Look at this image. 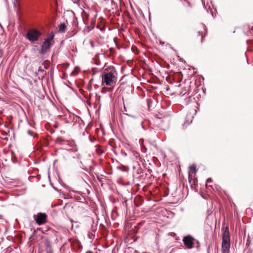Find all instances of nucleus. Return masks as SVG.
<instances>
[{
  "mask_svg": "<svg viewBox=\"0 0 253 253\" xmlns=\"http://www.w3.org/2000/svg\"><path fill=\"white\" fill-rule=\"evenodd\" d=\"M54 38V34L53 33H50L44 40V41L48 42V43H52V42L53 41V39Z\"/></svg>",
  "mask_w": 253,
  "mask_h": 253,
  "instance_id": "12",
  "label": "nucleus"
},
{
  "mask_svg": "<svg viewBox=\"0 0 253 253\" xmlns=\"http://www.w3.org/2000/svg\"><path fill=\"white\" fill-rule=\"evenodd\" d=\"M64 141L65 140H64L61 137H58L56 140V142L59 144H62Z\"/></svg>",
  "mask_w": 253,
  "mask_h": 253,
  "instance_id": "14",
  "label": "nucleus"
},
{
  "mask_svg": "<svg viewBox=\"0 0 253 253\" xmlns=\"http://www.w3.org/2000/svg\"><path fill=\"white\" fill-rule=\"evenodd\" d=\"M35 220L38 225H42L46 222L47 215L44 213H38L34 216Z\"/></svg>",
  "mask_w": 253,
  "mask_h": 253,
  "instance_id": "4",
  "label": "nucleus"
},
{
  "mask_svg": "<svg viewBox=\"0 0 253 253\" xmlns=\"http://www.w3.org/2000/svg\"><path fill=\"white\" fill-rule=\"evenodd\" d=\"M81 69L79 66H76L71 73V75H77L80 72Z\"/></svg>",
  "mask_w": 253,
  "mask_h": 253,
  "instance_id": "13",
  "label": "nucleus"
},
{
  "mask_svg": "<svg viewBox=\"0 0 253 253\" xmlns=\"http://www.w3.org/2000/svg\"><path fill=\"white\" fill-rule=\"evenodd\" d=\"M188 69L189 70L188 72H187V73L190 76H194L197 73V71L196 70V69L190 65L189 64H187L186 67L185 68V70Z\"/></svg>",
  "mask_w": 253,
  "mask_h": 253,
  "instance_id": "8",
  "label": "nucleus"
},
{
  "mask_svg": "<svg viewBox=\"0 0 253 253\" xmlns=\"http://www.w3.org/2000/svg\"><path fill=\"white\" fill-rule=\"evenodd\" d=\"M159 123L158 125L162 129L165 130L166 128L169 126V121L168 120L165 121L163 120H159Z\"/></svg>",
  "mask_w": 253,
  "mask_h": 253,
  "instance_id": "10",
  "label": "nucleus"
},
{
  "mask_svg": "<svg viewBox=\"0 0 253 253\" xmlns=\"http://www.w3.org/2000/svg\"><path fill=\"white\" fill-rule=\"evenodd\" d=\"M125 202V203H126V205L127 200H126Z\"/></svg>",
  "mask_w": 253,
  "mask_h": 253,
  "instance_id": "26",
  "label": "nucleus"
},
{
  "mask_svg": "<svg viewBox=\"0 0 253 253\" xmlns=\"http://www.w3.org/2000/svg\"><path fill=\"white\" fill-rule=\"evenodd\" d=\"M141 65H142V67L145 69L147 66V64H141Z\"/></svg>",
  "mask_w": 253,
  "mask_h": 253,
  "instance_id": "21",
  "label": "nucleus"
},
{
  "mask_svg": "<svg viewBox=\"0 0 253 253\" xmlns=\"http://www.w3.org/2000/svg\"><path fill=\"white\" fill-rule=\"evenodd\" d=\"M91 46L93 47V44L92 42H91Z\"/></svg>",
  "mask_w": 253,
  "mask_h": 253,
  "instance_id": "25",
  "label": "nucleus"
},
{
  "mask_svg": "<svg viewBox=\"0 0 253 253\" xmlns=\"http://www.w3.org/2000/svg\"><path fill=\"white\" fill-rule=\"evenodd\" d=\"M198 35H199V36H201V42H203V36L202 35L201 32L199 31V32H198Z\"/></svg>",
  "mask_w": 253,
  "mask_h": 253,
  "instance_id": "18",
  "label": "nucleus"
},
{
  "mask_svg": "<svg viewBox=\"0 0 253 253\" xmlns=\"http://www.w3.org/2000/svg\"><path fill=\"white\" fill-rule=\"evenodd\" d=\"M38 72L42 73V76H43L44 75H45V72H44V69H42V67H39Z\"/></svg>",
  "mask_w": 253,
  "mask_h": 253,
  "instance_id": "16",
  "label": "nucleus"
},
{
  "mask_svg": "<svg viewBox=\"0 0 253 253\" xmlns=\"http://www.w3.org/2000/svg\"><path fill=\"white\" fill-rule=\"evenodd\" d=\"M21 86L25 89H29L32 87L33 84L29 79L22 78L20 82Z\"/></svg>",
  "mask_w": 253,
  "mask_h": 253,
  "instance_id": "5",
  "label": "nucleus"
},
{
  "mask_svg": "<svg viewBox=\"0 0 253 253\" xmlns=\"http://www.w3.org/2000/svg\"><path fill=\"white\" fill-rule=\"evenodd\" d=\"M52 43H48L45 41L43 42L41 46V49L40 50V53L42 54H44L47 50L49 49Z\"/></svg>",
  "mask_w": 253,
  "mask_h": 253,
  "instance_id": "7",
  "label": "nucleus"
},
{
  "mask_svg": "<svg viewBox=\"0 0 253 253\" xmlns=\"http://www.w3.org/2000/svg\"><path fill=\"white\" fill-rule=\"evenodd\" d=\"M196 168L194 165H191L189 168V178H192L196 173Z\"/></svg>",
  "mask_w": 253,
  "mask_h": 253,
  "instance_id": "9",
  "label": "nucleus"
},
{
  "mask_svg": "<svg viewBox=\"0 0 253 253\" xmlns=\"http://www.w3.org/2000/svg\"><path fill=\"white\" fill-rule=\"evenodd\" d=\"M177 57L179 58V61L180 62H183V59L181 58H180L179 56H178Z\"/></svg>",
  "mask_w": 253,
  "mask_h": 253,
  "instance_id": "22",
  "label": "nucleus"
},
{
  "mask_svg": "<svg viewBox=\"0 0 253 253\" xmlns=\"http://www.w3.org/2000/svg\"><path fill=\"white\" fill-rule=\"evenodd\" d=\"M1 56V53L0 52V56Z\"/></svg>",
  "mask_w": 253,
  "mask_h": 253,
  "instance_id": "27",
  "label": "nucleus"
},
{
  "mask_svg": "<svg viewBox=\"0 0 253 253\" xmlns=\"http://www.w3.org/2000/svg\"><path fill=\"white\" fill-rule=\"evenodd\" d=\"M67 28L65 23H60L59 25V32L64 33Z\"/></svg>",
  "mask_w": 253,
  "mask_h": 253,
  "instance_id": "11",
  "label": "nucleus"
},
{
  "mask_svg": "<svg viewBox=\"0 0 253 253\" xmlns=\"http://www.w3.org/2000/svg\"><path fill=\"white\" fill-rule=\"evenodd\" d=\"M230 248V235L228 226L225 229L222 236V253H229Z\"/></svg>",
  "mask_w": 253,
  "mask_h": 253,
  "instance_id": "2",
  "label": "nucleus"
},
{
  "mask_svg": "<svg viewBox=\"0 0 253 253\" xmlns=\"http://www.w3.org/2000/svg\"><path fill=\"white\" fill-rule=\"evenodd\" d=\"M138 199L140 200H141V198L140 197H138Z\"/></svg>",
  "mask_w": 253,
  "mask_h": 253,
  "instance_id": "24",
  "label": "nucleus"
},
{
  "mask_svg": "<svg viewBox=\"0 0 253 253\" xmlns=\"http://www.w3.org/2000/svg\"><path fill=\"white\" fill-rule=\"evenodd\" d=\"M43 65L44 69H47L49 67V64H42Z\"/></svg>",
  "mask_w": 253,
  "mask_h": 253,
  "instance_id": "19",
  "label": "nucleus"
},
{
  "mask_svg": "<svg viewBox=\"0 0 253 253\" xmlns=\"http://www.w3.org/2000/svg\"><path fill=\"white\" fill-rule=\"evenodd\" d=\"M211 181H212V179H211V178H208V179H207V183H206V185H207V186H209V185H208V183L211 182Z\"/></svg>",
  "mask_w": 253,
  "mask_h": 253,
  "instance_id": "17",
  "label": "nucleus"
},
{
  "mask_svg": "<svg viewBox=\"0 0 253 253\" xmlns=\"http://www.w3.org/2000/svg\"><path fill=\"white\" fill-rule=\"evenodd\" d=\"M183 242L184 245L188 249H192L194 246V239L190 236H187L183 238Z\"/></svg>",
  "mask_w": 253,
  "mask_h": 253,
  "instance_id": "6",
  "label": "nucleus"
},
{
  "mask_svg": "<svg viewBox=\"0 0 253 253\" xmlns=\"http://www.w3.org/2000/svg\"><path fill=\"white\" fill-rule=\"evenodd\" d=\"M188 88H189V87H185L184 88V91H181L180 93H179V95H181V96H183L185 94H186L187 91L188 90Z\"/></svg>",
  "mask_w": 253,
  "mask_h": 253,
  "instance_id": "15",
  "label": "nucleus"
},
{
  "mask_svg": "<svg viewBox=\"0 0 253 253\" xmlns=\"http://www.w3.org/2000/svg\"><path fill=\"white\" fill-rule=\"evenodd\" d=\"M28 134H29L30 135H32V136H35V135H33V134L32 133V131H30V130H28Z\"/></svg>",
  "mask_w": 253,
  "mask_h": 253,
  "instance_id": "20",
  "label": "nucleus"
},
{
  "mask_svg": "<svg viewBox=\"0 0 253 253\" xmlns=\"http://www.w3.org/2000/svg\"><path fill=\"white\" fill-rule=\"evenodd\" d=\"M41 34L39 31L33 29L28 31L26 37L31 42H34L39 39Z\"/></svg>",
  "mask_w": 253,
  "mask_h": 253,
  "instance_id": "3",
  "label": "nucleus"
},
{
  "mask_svg": "<svg viewBox=\"0 0 253 253\" xmlns=\"http://www.w3.org/2000/svg\"><path fill=\"white\" fill-rule=\"evenodd\" d=\"M87 253H91L90 252H87Z\"/></svg>",
  "mask_w": 253,
  "mask_h": 253,
  "instance_id": "28",
  "label": "nucleus"
},
{
  "mask_svg": "<svg viewBox=\"0 0 253 253\" xmlns=\"http://www.w3.org/2000/svg\"><path fill=\"white\" fill-rule=\"evenodd\" d=\"M92 70L93 71V74L95 73V72H97L96 70H95L94 69H92Z\"/></svg>",
  "mask_w": 253,
  "mask_h": 253,
  "instance_id": "23",
  "label": "nucleus"
},
{
  "mask_svg": "<svg viewBox=\"0 0 253 253\" xmlns=\"http://www.w3.org/2000/svg\"><path fill=\"white\" fill-rule=\"evenodd\" d=\"M117 73L116 69L112 66L103 68L102 77V83L105 84L106 85L112 86L117 80Z\"/></svg>",
  "mask_w": 253,
  "mask_h": 253,
  "instance_id": "1",
  "label": "nucleus"
}]
</instances>
